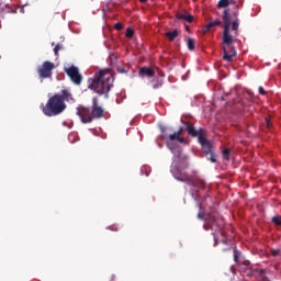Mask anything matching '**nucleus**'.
<instances>
[{"label":"nucleus","mask_w":281,"mask_h":281,"mask_svg":"<svg viewBox=\"0 0 281 281\" xmlns=\"http://www.w3.org/2000/svg\"><path fill=\"white\" fill-rule=\"evenodd\" d=\"M272 223H273L274 225H281V216H280V215L273 216V217H272Z\"/></svg>","instance_id":"412c9836"},{"label":"nucleus","mask_w":281,"mask_h":281,"mask_svg":"<svg viewBox=\"0 0 281 281\" xmlns=\"http://www.w3.org/2000/svg\"><path fill=\"white\" fill-rule=\"evenodd\" d=\"M167 146L171 150V153H175V146H172V144L167 143Z\"/></svg>","instance_id":"2f4dec72"},{"label":"nucleus","mask_w":281,"mask_h":281,"mask_svg":"<svg viewBox=\"0 0 281 281\" xmlns=\"http://www.w3.org/2000/svg\"><path fill=\"white\" fill-rule=\"evenodd\" d=\"M187 32H190V26H186Z\"/></svg>","instance_id":"e433bc0d"},{"label":"nucleus","mask_w":281,"mask_h":281,"mask_svg":"<svg viewBox=\"0 0 281 281\" xmlns=\"http://www.w3.org/2000/svg\"><path fill=\"white\" fill-rule=\"evenodd\" d=\"M91 109H93L94 111H98V109H102V106H100V105L98 104V97H94V98L92 99V106H91Z\"/></svg>","instance_id":"f3484780"},{"label":"nucleus","mask_w":281,"mask_h":281,"mask_svg":"<svg viewBox=\"0 0 281 281\" xmlns=\"http://www.w3.org/2000/svg\"><path fill=\"white\" fill-rule=\"evenodd\" d=\"M206 205L207 203L205 202L199 203L200 212L198 213V218H200L201 221H205L203 229L205 232H210L211 229V232H213L212 235L214 236L215 245H218V239L216 238L215 232H221V229H223L224 222L223 218H221L216 213H206L204 211Z\"/></svg>","instance_id":"7ed1b4c3"},{"label":"nucleus","mask_w":281,"mask_h":281,"mask_svg":"<svg viewBox=\"0 0 281 281\" xmlns=\"http://www.w3.org/2000/svg\"><path fill=\"white\" fill-rule=\"evenodd\" d=\"M108 229H111V232H117L120 227L112 225V226H109Z\"/></svg>","instance_id":"c756f323"},{"label":"nucleus","mask_w":281,"mask_h":281,"mask_svg":"<svg viewBox=\"0 0 281 281\" xmlns=\"http://www.w3.org/2000/svg\"><path fill=\"white\" fill-rule=\"evenodd\" d=\"M56 66L52 61H44L41 66L37 67V75L40 80H46L47 78H52V71Z\"/></svg>","instance_id":"6e6552de"},{"label":"nucleus","mask_w":281,"mask_h":281,"mask_svg":"<svg viewBox=\"0 0 281 281\" xmlns=\"http://www.w3.org/2000/svg\"><path fill=\"white\" fill-rule=\"evenodd\" d=\"M175 179H177V181L186 183L187 186H191L192 188H202L203 190H205V181L196 176H190L187 172L176 173Z\"/></svg>","instance_id":"0eeeda50"},{"label":"nucleus","mask_w":281,"mask_h":281,"mask_svg":"<svg viewBox=\"0 0 281 281\" xmlns=\"http://www.w3.org/2000/svg\"><path fill=\"white\" fill-rule=\"evenodd\" d=\"M151 87L153 89H159L160 87H164V80L161 79L151 80Z\"/></svg>","instance_id":"4468645a"},{"label":"nucleus","mask_w":281,"mask_h":281,"mask_svg":"<svg viewBox=\"0 0 281 281\" xmlns=\"http://www.w3.org/2000/svg\"><path fill=\"white\" fill-rule=\"evenodd\" d=\"M116 71H117V74H126V68H124V67H119V68L116 69Z\"/></svg>","instance_id":"cd10ccee"},{"label":"nucleus","mask_w":281,"mask_h":281,"mask_svg":"<svg viewBox=\"0 0 281 281\" xmlns=\"http://www.w3.org/2000/svg\"><path fill=\"white\" fill-rule=\"evenodd\" d=\"M240 258V252L234 248V262L238 263V260Z\"/></svg>","instance_id":"4be33fe9"},{"label":"nucleus","mask_w":281,"mask_h":281,"mask_svg":"<svg viewBox=\"0 0 281 281\" xmlns=\"http://www.w3.org/2000/svg\"><path fill=\"white\" fill-rule=\"evenodd\" d=\"M113 80L114 78L111 72L100 70L89 83V89H92L99 95L105 94V98H109V91L113 88Z\"/></svg>","instance_id":"20e7f679"},{"label":"nucleus","mask_w":281,"mask_h":281,"mask_svg":"<svg viewBox=\"0 0 281 281\" xmlns=\"http://www.w3.org/2000/svg\"><path fill=\"white\" fill-rule=\"evenodd\" d=\"M58 52H60V44H57V45L54 47V54H55V56H58Z\"/></svg>","instance_id":"a878e982"},{"label":"nucleus","mask_w":281,"mask_h":281,"mask_svg":"<svg viewBox=\"0 0 281 281\" xmlns=\"http://www.w3.org/2000/svg\"><path fill=\"white\" fill-rule=\"evenodd\" d=\"M266 127L270 131V128L273 127V123H271V120L269 117L265 119Z\"/></svg>","instance_id":"5701e85b"},{"label":"nucleus","mask_w":281,"mask_h":281,"mask_svg":"<svg viewBox=\"0 0 281 281\" xmlns=\"http://www.w3.org/2000/svg\"><path fill=\"white\" fill-rule=\"evenodd\" d=\"M279 254H281V250L280 249H272L271 250V256H278Z\"/></svg>","instance_id":"bb28decb"},{"label":"nucleus","mask_w":281,"mask_h":281,"mask_svg":"<svg viewBox=\"0 0 281 281\" xmlns=\"http://www.w3.org/2000/svg\"><path fill=\"white\" fill-rule=\"evenodd\" d=\"M207 201H212V198L211 196H206L205 198V203H207Z\"/></svg>","instance_id":"f704fd0d"},{"label":"nucleus","mask_w":281,"mask_h":281,"mask_svg":"<svg viewBox=\"0 0 281 281\" xmlns=\"http://www.w3.org/2000/svg\"><path fill=\"white\" fill-rule=\"evenodd\" d=\"M179 138V133L175 132L173 134L169 135L170 142H176Z\"/></svg>","instance_id":"b1692460"},{"label":"nucleus","mask_w":281,"mask_h":281,"mask_svg":"<svg viewBox=\"0 0 281 281\" xmlns=\"http://www.w3.org/2000/svg\"><path fill=\"white\" fill-rule=\"evenodd\" d=\"M222 154H223V158L226 161H229V148H225Z\"/></svg>","instance_id":"aec40b11"},{"label":"nucleus","mask_w":281,"mask_h":281,"mask_svg":"<svg viewBox=\"0 0 281 281\" xmlns=\"http://www.w3.org/2000/svg\"><path fill=\"white\" fill-rule=\"evenodd\" d=\"M186 128L188 135L191 137H198L199 144H201L202 149L204 150L205 155H210V153H214V149L212 148V143L205 138V130L194 127L192 123L188 122L186 123Z\"/></svg>","instance_id":"39448f33"},{"label":"nucleus","mask_w":281,"mask_h":281,"mask_svg":"<svg viewBox=\"0 0 281 281\" xmlns=\"http://www.w3.org/2000/svg\"><path fill=\"white\" fill-rule=\"evenodd\" d=\"M133 34H135V31H133V29L131 27L126 29V33H125L126 38H133Z\"/></svg>","instance_id":"6ab92c4d"},{"label":"nucleus","mask_w":281,"mask_h":281,"mask_svg":"<svg viewBox=\"0 0 281 281\" xmlns=\"http://www.w3.org/2000/svg\"><path fill=\"white\" fill-rule=\"evenodd\" d=\"M187 47L190 52H194V38L192 37H189L188 38V43H187Z\"/></svg>","instance_id":"2eb2a0df"},{"label":"nucleus","mask_w":281,"mask_h":281,"mask_svg":"<svg viewBox=\"0 0 281 281\" xmlns=\"http://www.w3.org/2000/svg\"><path fill=\"white\" fill-rule=\"evenodd\" d=\"M229 5V0H220L217 8H227Z\"/></svg>","instance_id":"a211bd4d"},{"label":"nucleus","mask_w":281,"mask_h":281,"mask_svg":"<svg viewBox=\"0 0 281 281\" xmlns=\"http://www.w3.org/2000/svg\"><path fill=\"white\" fill-rule=\"evenodd\" d=\"M139 76H146L147 78H153L155 76V70L148 67H142L138 71Z\"/></svg>","instance_id":"9b49d317"},{"label":"nucleus","mask_w":281,"mask_h":281,"mask_svg":"<svg viewBox=\"0 0 281 281\" xmlns=\"http://www.w3.org/2000/svg\"><path fill=\"white\" fill-rule=\"evenodd\" d=\"M77 115L80 117L82 124H91L93 120H100L104 117V109L93 110V108L78 106Z\"/></svg>","instance_id":"423d86ee"},{"label":"nucleus","mask_w":281,"mask_h":281,"mask_svg":"<svg viewBox=\"0 0 281 281\" xmlns=\"http://www.w3.org/2000/svg\"><path fill=\"white\" fill-rule=\"evenodd\" d=\"M74 101L75 99L71 91L69 89H64L61 90V93H55L49 97L46 104H41L40 109L46 117H56V115H60L67 110V103L65 102Z\"/></svg>","instance_id":"f03ea898"},{"label":"nucleus","mask_w":281,"mask_h":281,"mask_svg":"<svg viewBox=\"0 0 281 281\" xmlns=\"http://www.w3.org/2000/svg\"><path fill=\"white\" fill-rule=\"evenodd\" d=\"M165 35L167 36V38H169L170 43H172V41H175V38H177V36H179V31L173 30L171 32H166Z\"/></svg>","instance_id":"ddd939ff"},{"label":"nucleus","mask_w":281,"mask_h":281,"mask_svg":"<svg viewBox=\"0 0 281 281\" xmlns=\"http://www.w3.org/2000/svg\"><path fill=\"white\" fill-rule=\"evenodd\" d=\"M233 22L232 16L229 15V9H225L223 13V23L224 31L222 36V49H223V60L226 63H233L234 58L237 56L236 46L234 43L236 38H238V27L240 25V20L238 19V12L233 13Z\"/></svg>","instance_id":"f257e3e1"},{"label":"nucleus","mask_w":281,"mask_h":281,"mask_svg":"<svg viewBox=\"0 0 281 281\" xmlns=\"http://www.w3.org/2000/svg\"><path fill=\"white\" fill-rule=\"evenodd\" d=\"M217 25H221V20L209 22L206 26H204V32L212 31V27H217Z\"/></svg>","instance_id":"f8f14e48"},{"label":"nucleus","mask_w":281,"mask_h":281,"mask_svg":"<svg viewBox=\"0 0 281 281\" xmlns=\"http://www.w3.org/2000/svg\"><path fill=\"white\" fill-rule=\"evenodd\" d=\"M176 19H178V21H187V23H192V21H194V15L190 14L188 11H182L176 13Z\"/></svg>","instance_id":"9d476101"},{"label":"nucleus","mask_w":281,"mask_h":281,"mask_svg":"<svg viewBox=\"0 0 281 281\" xmlns=\"http://www.w3.org/2000/svg\"><path fill=\"white\" fill-rule=\"evenodd\" d=\"M259 93L260 95H267V91H265V88H262V86L259 87Z\"/></svg>","instance_id":"c85d7f7f"},{"label":"nucleus","mask_w":281,"mask_h":281,"mask_svg":"<svg viewBox=\"0 0 281 281\" xmlns=\"http://www.w3.org/2000/svg\"><path fill=\"white\" fill-rule=\"evenodd\" d=\"M5 8V4H3L2 2H0V12H2V10Z\"/></svg>","instance_id":"72a5a7b5"},{"label":"nucleus","mask_w":281,"mask_h":281,"mask_svg":"<svg viewBox=\"0 0 281 281\" xmlns=\"http://www.w3.org/2000/svg\"><path fill=\"white\" fill-rule=\"evenodd\" d=\"M114 29L116 30V32H122V30H124V25L119 22L114 24Z\"/></svg>","instance_id":"393cba45"},{"label":"nucleus","mask_w":281,"mask_h":281,"mask_svg":"<svg viewBox=\"0 0 281 281\" xmlns=\"http://www.w3.org/2000/svg\"><path fill=\"white\" fill-rule=\"evenodd\" d=\"M206 158L209 159V161H212V164H216V154H214V151L206 154Z\"/></svg>","instance_id":"dca6fc26"},{"label":"nucleus","mask_w":281,"mask_h":281,"mask_svg":"<svg viewBox=\"0 0 281 281\" xmlns=\"http://www.w3.org/2000/svg\"><path fill=\"white\" fill-rule=\"evenodd\" d=\"M64 71L70 78L71 82H74V85H81L82 75H80L78 67L71 66L69 68H65Z\"/></svg>","instance_id":"1a4fd4ad"},{"label":"nucleus","mask_w":281,"mask_h":281,"mask_svg":"<svg viewBox=\"0 0 281 281\" xmlns=\"http://www.w3.org/2000/svg\"><path fill=\"white\" fill-rule=\"evenodd\" d=\"M177 142H179V144H184L186 143V138L178 136Z\"/></svg>","instance_id":"7c9ffc66"},{"label":"nucleus","mask_w":281,"mask_h":281,"mask_svg":"<svg viewBox=\"0 0 281 281\" xmlns=\"http://www.w3.org/2000/svg\"><path fill=\"white\" fill-rule=\"evenodd\" d=\"M140 3H148V0H139Z\"/></svg>","instance_id":"c9c22d12"},{"label":"nucleus","mask_w":281,"mask_h":281,"mask_svg":"<svg viewBox=\"0 0 281 281\" xmlns=\"http://www.w3.org/2000/svg\"><path fill=\"white\" fill-rule=\"evenodd\" d=\"M176 133H179V136H181V134L183 133V127H179V130Z\"/></svg>","instance_id":"473e14b6"}]
</instances>
